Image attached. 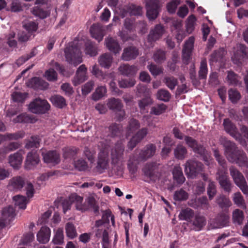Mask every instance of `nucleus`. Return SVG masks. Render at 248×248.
<instances>
[{
  "label": "nucleus",
  "instance_id": "62",
  "mask_svg": "<svg viewBox=\"0 0 248 248\" xmlns=\"http://www.w3.org/2000/svg\"><path fill=\"white\" fill-rule=\"evenodd\" d=\"M87 76L84 73L78 74L76 73L75 76L72 79V83L74 86H77L83 83L87 80Z\"/></svg>",
  "mask_w": 248,
  "mask_h": 248
},
{
  "label": "nucleus",
  "instance_id": "13",
  "mask_svg": "<svg viewBox=\"0 0 248 248\" xmlns=\"http://www.w3.org/2000/svg\"><path fill=\"white\" fill-rule=\"evenodd\" d=\"M148 129L142 128L139 130L136 134L132 136L127 143V147L130 150H132L137 144L140 143L147 135Z\"/></svg>",
  "mask_w": 248,
  "mask_h": 248
},
{
  "label": "nucleus",
  "instance_id": "15",
  "mask_svg": "<svg viewBox=\"0 0 248 248\" xmlns=\"http://www.w3.org/2000/svg\"><path fill=\"white\" fill-rule=\"evenodd\" d=\"M40 162L38 154L36 151L29 152L26 156L25 168L27 170H31L36 166Z\"/></svg>",
  "mask_w": 248,
  "mask_h": 248
},
{
  "label": "nucleus",
  "instance_id": "16",
  "mask_svg": "<svg viewBox=\"0 0 248 248\" xmlns=\"http://www.w3.org/2000/svg\"><path fill=\"white\" fill-rule=\"evenodd\" d=\"M194 43V37L190 36L185 43L182 50V58L185 63H187L191 58Z\"/></svg>",
  "mask_w": 248,
  "mask_h": 248
},
{
  "label": "nucleus",
  "instance_id": "54",
  "mask_svg": "<svg viewBox=\"0 0 248 248\" xmlns=\"http://www.w3.org/2000/svg\"><path fill=\"white\" fill-rule=\"evenodd\" d=\"M216 202L221 208L228 207L231 205V202L230 200L223 195L217 197Z\"/></svg>",
  "mask_w": 248,
  "mask_h": 248
},
{
  "label": "nucleus",
  "instance_id": "39",
  "mask_svg": "<svg viewBox=\"0 0 248 248\" xmlns=\"http://www.w3.org/2000/svg\"><path fill=\"white\" fill-rule=\"evenodd\" d=\"M124 10L130 16H140L142 15V7L133 4H130L124 7Z\"/></svg>",
  "mask_w": 248,
  "mask_h": 248
},
{
  "label": "nucleus",
  "instance_id": "25",
  "mask_svg": "<svg viewBox=\"0 0 248 248\" xmlns=\"http://www.w3.org/2000/svg\"><path fill=\"white\" fill-rule=\"evenodd\" d=\"M156 152V146L153 144H149L146 146L145 149L140 153V157L143 160L152 157Z\"/></svg>",
  "mask_w": 248,
  "mask_h": 248
},
{
  "label": "nucleus",
  "instance_id": "46",
  "mask_svg": "<svg viewBox=\"0 0 248 248\" xmlns=\"http://www.w3.org/2000/svg\"><path fill=\"white\" fill-rule=\"evenodd\" d=\"M15 202V205L18 206L19 208L25 209L28 203L26 197L19 195L14 196L13 198Z\"/></svg>",
  "mask_w": 248,
  "mask_h": 248
},
{
  "label": "nucleus",
  "instance_id": "50",
  "mask_svg": "<svg viewBox=\"0 0 248 248\" xmlns=\"http://www.w3.org/2000/svg\"><path fill=\"white\" fill-rule=\"evenodd\" d=\"M227 80L230 85H237L239 84L240 78L239 76L232 71H227Z\"/></svg>",
  "mask_w": 248,
  "mask_h": 248
},
{
  "label": "nucleus",
  "instance_id": "18",
  "mask_svg": "<svg viewBox=\"0 0 248 248\" xmlns=\"http://www.w3.org/2000/svg\"><path fill=\"white\" fill-rule=\"evenodd\" d=\"M139 55V49L136 46H130L124 49L121 59L124 61H129L135 59Z\"/></svg>",
  "mask_w": 248,
  "mask_h": 248
},
{
  "label": "nucleus",
  "instance_id": "51",
  "mask_svg": "<svg viewBox=\"0 0 248 248\" xmlns=\"http://www.w3.org/2000/svg\"><path fill=\"white\" fill-rule=\"evenodd\" d=\"M194 216L193 211L188 208L182 210L179 215V218L182 220L189 221Z\"/></svg>",
  "mask_w": 248,
  "mask_h": 248
},
{
  "label": "nucleus",
  "instance_id": "45",
  "mask_svg": "<svg viewBox=\"0 0 248 248\" xmlns=\"http://www.w3.org/2000/svg\"><path fill=\"white\" fill-rule=\"evenodd\" d=\"M187 153L186 148L181 144L177 145L174 150V155L178 159H184L186 157Z\"/></svg>",
  "mask_w": 248,
  "mask_h": 248
},
{
  "label": "nucleus",
  "instance_id": "9",
  "mask_svg": "<svg viewBox=\"0 0 248 248\" xmlns=\"http://www.w3.org/2000/svg\"><path fill=\"white\" fill-rule=\"evenodd\" d=\"M160 164L152 162L146 164L144 168L145 176L149 179V182H155L158 179L160 174Z\"/></svg>",
  "mask_w": 248,
  "mask_h": 248
},
{
  "label": "nucleus",
  "instance_id": "27",
  "mask_svg": "<svg viewBox=\"0 0 248 248\" xmlns=\"http://www.w3.org/2000/svg\"><path fill=\"white\" fill-rule=\"evenodd\" d=\"M105 44L107 48L110 51L116 54L119 53L121 48L116 40L111 37L105 39Z\"/></svg>",
  "mask_w": 248,
  "mask_h": 248
},
{
  "label": "nucleus",
  "instance_id": "34",
  "mask_svg": "<svg viewBox=\"0 0 248 248\" xmlns=\"http://www.w3.org/2000/svg\"><path fill=\"white\" fill-rule=\"evenodd\" d=\"M70 200L73 202V203H75L76 208L78 210H80L82 212L85 211L87 208L82 204L83 198L78 196L75 193L72 194L70 196Z\"/></svg>",
  "mask_w": 248,
  "mask_h": 248
},
{
  "label": "nucleus",
  "instance_id": "61",
  "mask_svg": "<svg viewBox=\"0 0 248 248\" xmlns=\"http://www.w3.org/2000/svg\"><path fill=\"white\" fill-rule=\"evenodd\" d=\"M25 136V132L22 131H19L13 133L5 134L6 140H17L22 139Z\"/></svg>",
  "mask_w": 248,
  "mask_h": 248
},
{
  "label": "nucleus",
  "instance_id": "5",
  "mask_svg": "<svg viewBox=\"0 0 248 248\" xmlns=\"http://www.w3.org/2000/svg\"><path fill=\"white\" fill-rule=\"evenodd\" d=\"M215 176L216 180L218 182L220 188L226 193H231L233 185L228 175V171L224 170H217Z\"/></svg>",
  "mask_w": 248,
  "mask_h": 248
},
{
  "label": "nucleus",
  "instance_id": "60",
  "mask_svg": "<svg viewBox=\"0 0 248 248\" xmlns=\"http://www.w3.org/2000/svg\"><path fill=\"white\" fill-rule=\"evenodd\" d=\"M208 70L206 60H202L201 62L200 70L198 72L199 78L203 79L206 78Z\"/></svg>",
  "mask_w": 248,
  "mask_h": 248
},
{
  "label": "nucleus",
  "instance_id": "42",
  "mask_svg": "<svg viewBox=\"0 0 248 248\" xmlns=\"http://www.w3.org/2000/svg\"><path fill=\"white\" fill-rule=\"evenodd\" d=\"M35 121L33 117L26 113L21 114L13 119V122L15 123H33Z\"/></svg>",
  "mask_w": 248,
  "mask_h": 248
},
{
  "label": "nucleus",
  "instance_id": "40",
  "mask_svg": "<svg viewBox=\"0 0 248 248\" xmlns=\"http://www.w3.org/2000/svg\"><path fill=\"white\" fill-rule=\"evenodd\" d=\"M32 14L36 16L41 19H44L49 16L50 12L49 10H45L40 6H36L31 10Z\"/></svg>",
  "mask_w": 248,
  "mask_h": 248
},
{
  "label": "nucleus",
  "instance_id": "8",
  "mask_svg": "<svg viewBox=\"0 0 248 248\" xmlns=\"http://www.w3.org/2000/svg\"><path fill=\"white\" fill-rule=\"evenodd\" d=\"M185 172L187 177L195 178L202 171L203 164L198 161L189 159L186 161L185 165Z\"/></svg>",
  "mask_w": 248,
  "mask_h": 248
},
{
  "label": "nucleus",
  "instance_id": "14",
  "mask_svg": "<svg viewBox=\"0 0 248 248\" xmlns=\"http://www.w3.org/2000/svg\"><path fill=\"white\" fill-rule=\"evenodd\" d=\"M165 29L161 24L156 25L151 29L147 37L148 42L153 43L159 40L164 33Z\"/></svg>",
  "mask_w": 248,
  "mask_h": 248
},
{
  "label": "nucleus",
  "instance_id": "44",
  "mask_svg": "<svg viewBox=\"0 0 248 248\" xmlns=\"http://www.w3.org/2000/svg\"><path fill=\"white\" fill-rule=\"evenodd\" d=\"M50 101L55 106L62 108L66 106L65 99L60 95H55L51 96Z\"/></svg>",
  "mask_w": 248,
  "mask_h": 248
},
{
  "label": "nucleus",
  "instance_id": "7",
  "mask_svg": "<svg viewBox=\"0 0 248 248\" xmlns=\"http://www.w3.org/2000/svg\"><path fill=\"white\" fill-rule=\"evenodd\" d=\"M50 106L47 101L40 98H36L29 105V110L34 114H45L49 110Z\"/></svg>",
  "mask_w": 248,
  "mask_h": 248
},
{
  "label": "nucleus",
  "instance_id": "23",
  "mask_svg": "<svg viewBox=\"0 0 248 248\" xmlns=\"http://www.w3.org/2000/svg\"><path fill=\"white\" fill-rule=\"evenodd\" d=\"M28 86L34 89L46 90L48 88L49 84L39 78L34 77L29 81Z\"/></svg>",
  "mask_w": 248,
  "mask_h": 248
},
{
  "label": "nucleus",
  "instance_id": "36",
  "mask_svg": "<svg viewBox=\"0 0 248 248\" xmlns=\"http://www.w3.org/2000/svg\"><path fill=\"white\" fill-rule=\"evenodd\" d=\"M213 155L218 164L221 167V168H217V170H224L227 171V162L224 157L220 154L219 151L217 149L214 150Z\"/></svg>",
  "mask_w": 248,
  "mask_h": 248
},
{
  "label": "nucleus",
  "instance_id": "4",
  "mask_svg": "<svg viewBox=\"0 0 248 248\" xmlns=\"http://www.w3.org/2000/svg\"><path fill=\"white\" fill-rule=\"evenodd\" d=\"M229 170L235 184L244 194L248 195V186L242 173L233 166L230 167Z\"/></svg>",
  "mask_w": 248,
  "mask_h": 248
},
{
  "label": "nucleus",
  "instance_id": "31",
  "mask_svg": "<svg viewBox=\"0 0 248 248\" xmlns=\"http://www.w3.org/2000/svg\"><path fill=\"white\" fill-rule=\"evenodd\" d=\"M172 173L174 180L179 185L183 184L186 178L183 174L182 169L179 165H176L174 167Z\"/></svg>",
  "mask_w": 248,
  "mask_h": 248
},
{
  "label": "nucleus",
  "instance_id": "58",
  "mask_svg": "<svg viewBox=\"0 0 248 248\" xmlns=\"http://www.w3.org/2000/svg\"><path fill=\"white\" fill-rule=\"evenodd\" d=\"M107 89L105 86L97 87L92 95L93 99L95 101L98 100L106 93Z\"/></svg>",
  "mask_w": 248,
  "mask_h": 248
},
{
  "label": "nucleus",
  "instance_id": "22",
  "mask_svg": "<svg viewBox=\"0 0 248 248\" xmlns=\"http://www.w3.org/2000/svg\"><path fill=\"white\" fill-rule=\"evenodd\" d=\"M90 31L92 37L97 40L99 42L101 41L104 36V29L99 24H94L90 29Z\"/></svg>",
  "mask_w": 248,
  "mask_h": 248
},
{
  "label": "nucleus",
  "instance_id": "10",
  "mask_svg": "<svg viewBox=\"0 0 248 248\" xmlns=\"http://www.w3.org/2000/svg\"><path fill=\"white\" fill-rule=\"evenodd\" d=\"M146 16L150 20H155L159 14V5L156 0H146Z\"/></svg>",
  "mask_w": 248,
  "mask_h": 248
},
{
  "label": "nucleus",
  "instance_id": "28",
  "mask_svg": "<svg viewBox=\"0 0 248 248\" xmlns=\"http://www.w3.org/2000/svg\"><path fill=\"white\" fill-rule=\"evenodd\" d=\"M98 62L102 67L108 69L112 63L113 57L110 54L106 53L98 57Z\"/></svg>",
  "mask_w": 248,
  "mask_h": 248
},
{
  "label": "nucleus",
  "instance_id": "29",
  "mask_svg": "<svg viewBox=\"0 0 248 248\" xmlns=\"http://www.w3.org/2000/svg\"><path fill=\"white\" fill-rule=\"evenodd\" d=\"M205 217L200 214H197L192 221L193 229L195 231H199L206 225Z\"/></svg>",
  "mask_w": 248,
  "mask_h": 248
},
{
  "label": "nucleus",
  "instance_id": "20",
  "mask_svg": "<svg viewBox=\"0 0 248 248\" xmlns=\"http://www.w3.org/2000/svg\"><path fill=\"white\" fill-rule=\"evenodd\" d=\"M229 219V216L227 214L221 213L217 216L211 224L213 228H221L228 225Z\"/></svg>",
  "mask_w": 248,
  "mask_h": 248
},
{
  "label": "nucleus",
  "instance_id": "52",
  "mask_svg": "<svg viewBox=\"0 0 248 248\" xmlns=\"http://www.w3.org/2000/svg\"><path fill=\"white\" fill-rule=\"evenodd\" d=\"M163 82L171 90H174L178 83L177 79L172 76L165 77Z\"/></svg>",
  "mask_w": 248,
  "mask_h": 248
},
{
  "label": "nucleus",
  "instance_id": "26",
  "mask_svg": "<svg viewBox=\"0 0 248 248\" xmlns=\"http://www.w3.org/2000/svg\"><path fill=\"white\" fill-rule=\"evenodd\" d=\"M118 70L121 75L128 77L135 75L137 72V68L135 66L128 64L121 65Z\"/></svg>",
  "mask_w": 248,
  "mask_h": 248
},
{
  "label": "nucleus",
  "instance_id": "30",
  "mask_svg": "<svg viewBox=\"0 0 248 248\" xmlns=\"http://www.w3.org/2000/svg\"><path fill=\"white\" fill-rule=\"evenodd\" d=\"M50 235V229L47 227H42L37 234V239L40 243L45 244L49 241Z\"/></svg>",
  "mask_w": 248,
  "mask_h": 248
},
{
  "label": "nucleus",
  "instance_id": "33",
  "mask_svg": "<svg viewBox=\"0 0 248 248\" xmlns=\"http://www.w3.org/2000/svg\"><path fill=\"white\" fill-rule=\"evenodd\" d=\"M107 105L108 108L114 112L120 110L123 107V105L120 99L115 98L108 99Z\"/></svg>",
  "mask_w": 248,
  "mask_h": 248
},
{
  "label": "nucleus",
  "instance_id": "47",
  "mask_svg": "<svg viewBox=\"0 0 248 248\" xmlns=\"http://www.w3.org/2000/svg\"><path fill=\"white\" fill-rule=\"evenodd\" d=\"M119 87L120 88H130L135 86L136 81L134 78H122L118 82Z\"/></svg>",
  "mask_w": 248,
  "mask_h": 248
},
{
  "label": "nucleus",
  "instance_id": "17",
  "mask_svg": "<svg viewBox=\"0 0 248 248\" xmlns=\"http://www.w3.org/2000/svg\"><path fill=\"white\" fill-rule=\"evenodd\" d=\"M42 155L46 163L54 166L60 162V155L56 151H49L46 153L42 152Z\"/></svg>",
  "mask_w": 248,
  "mask_h": 248
},
{
  "label": "nucleus",
  "instance_id": "35",
  "mask_svg": "<svg viewBox=\"0 0 248 248\" xmlns=\"http://www.w3.org/2000/svg\"><path fill=\"white\" fill-rule=\"evenodd\" d=\"M41 141V140L39 136H32L30 139L25 140V147L28 149L39 148Z\"/></svg>",
  "mask_w": 248,
  "mask_h": 248
},
{
  "label": "nucleus",
  "instance_id": "53",
  "mask_svg": "<svg viewBox=\"0 0 248 248\" xmlns=\"http://www.w3.org/2000/svg\"><path fill=\"white\" fill-rule=\"evenodd\" d=\"M65 231L67 236L71 239H73L78 235L76 228L72 223L68 222L66 224Z\"/></svg>",
  "mask_w": 248,
  "mask_h": 248
},
{
  "label": "nucleus",
  "instance_id": "59",
  "mask_svg": "<svg viewBox=\"0 0 248 248\" xmlns=\"http://www.w3.org/2000/svg\"><path fill=\"white\" fill-rule=\"evenodd\" d=\"M188 197V193L183 189H180L175 192L173 199L177 201H183L187 200Z\"/></svg>",
  "mask_w": 248,
  "mask_h": 248
},
{
  "label": "nucleus",
  "instance_id": "11",
  "mask_svg": "<svg viewBox=\"0 0 248 248\" xmlns=\"http://www.w3.org/2000/svg\"><path fill=\"white\" fill-rule=\"evenodd\" d=\"M109 168V158L107 153L101 152L96 160V166L94 168L95 171L101 174Z\"/></svg>",
  "mask_w": 248,
  "mask_h": 248
},
{
  "label": "nucleus",
  "instance_id": "21",
  "mask_svg": "<svg viewBox=\"0 0 248 248\" xmlns=\"http://www.w3.org/2000/svg\"><path fill=\"white\" fill-rule=\"evenodd\" d=\"M189 204L195 209H208L210 207L207 198L206 196H202L194 200H191L189 201Z\"/></svg>",
  "mask_w": 248,
  "mask_h": 248
},
{
  "label": "nucleus",
  "instance_id": "64",
  "mask_svg": "<svg viewBox=\"0 0 248 248\" xmlns=\"http://www.w3.org/2000/svg\"><path fill=\"white\" fill-rule=\"evenodd\" d=\"M45 76L49 81H55L58 79L57 72L53 68H49L45 73Z\"/></svg>",
  "mask_w": 248,
  "mask_h": 248
},
{
  "label": "nucleus",
  "instance_id": "19",
  "mask_svg": "<svg viewBox=\"0 0 248 248\" xmlns=\"http://www.w3.org/2000/svg\"><path fill=\"white\" fill-rule=\"evenodd\" d=\"M223 125L225 131L236 140H242V137L240 134L237 131L235 125L232 123L229 119H224Z\"/></svg>",
  "mask_w": 248,
  "mask_h": 248
},
{
  "label": "nucleus",
  "instance_id": "41",
  "mask_svg": "<svg viewBox=\"0 0 248 248\" xmlns=\"http://www.w3.org/2000/svg\"><path fill=\"white\" fill-rule=\"evenodd\" d=\"M140 126V122L135 119H131L128 123L126 127V136H129Z\"/></svg>",
  "mask_w": 248,
  "mask_h": 248
},
{
  "label": "nucleus",
  "instance_id": "56",
  "mask_svg": "<svg viewBox=\"0 0 248 248\" xmlns=\"http://www.w3.org/2000/svg\"><path fill=\"white\" fill-rule=\"evenodd\" d=\"M229 99L233 104L237 103L241 98L240 93L236 89H231L228 91Z\"/></svg>",
  "mask_w": 248,
  "mask_h": 248
},
{
  "label": "nucleus",
  "instance_id": "6",
  "mask_svg": "<svg viewBox=\"0 0 248 248\" xmlns=\"http://www.w3.org/2000/svg\"><path fill=\"white\" fill-rule=\"evenodd\" d=\"M185 140L192 151L198 155L197 156L202 157L205 162L207 161L208 152L202 145L198 144L195 140L188 136H185Z\"/></svg>",
  "mask_w": 248,
  "mask_h": 248
},
{
  "label": "nucleus",
  "instance_id": "38",
  "mask_svg": "<svg viewBox=\"0 0 248 248\" xmlns=\"http://www.w3.org/2000/svg\"><path fill=\"white\" fill-rule=\"evenodd\" d=\"M15 216V211L12 206L9 205L4 207L2 211V218H3L5 221H11Z\"/></svg>",
  "mask_w": 248,
  "mask_h": 248
},
{
  "label": "nucleus",
  "instance_id": "55",
  "mask_svg": "<svg viewBox=\"0 0 248 248\" xmlns=\"http://www.w3.org/2000/svg\"><path fill=\"white\" fill-rule=\"evenodd\" d=\"M226 53V52L223 48H220L218 50H215L210 56V61L212 62L220 61L223 59Z\"/></svg>",
  "mask_w": 248,
  "mask_h": 248
},
{
  "label": "nucleus",
  "instance_id": "37",
  "mask_svg": "<svg viewBox=\"0 0 248 248\" xmlns=\"http://www.w3.org/2000/svg\"><path fill=\"white\" fill-rule=\"evenodd\" d=\"M109 134L110 137L114 138L121 136L122 133V126L117 123H112L108 126Z\"/></svg>",
  "mask_w": 248,
  "mask_h": 248
},
{
  "label": "nucleus",
  "instance_id": "48",
  "mask_svg": "<svg viewBox=\"0 0 248 248\" xmlns=\"http://www.w3.org/2000/svg\"><path fill=\"white\" fill-rule=\"evenodd\" d=\"M232 200L234 204H235L237 206L241 207L244 209L247 208L245 200L240 192L234 193Z\"/></svg>",
  "mask_w": 248,
  "mask_h": 248
},
{
  "label": "nucleus",
  "instance_id": "12",
  "mask_svg": "<svg viewBox=\"0 0 248 248\" xmlns=\"http://www.w3.org/2000/svg\"><path fill=\"white\" fill-rule=\"evenodd\" d=\"M237 48L232 59L234 64L240 65L248 59V48L243 44H239Z\"/></svg>",
  "mask_w": 248,
  "mask_h": 248
},
{
  "label": "nucleus",
  "instance_id": "57",
  "mask_svg": "<svg viewBox=\"0 0 248 248\" xmlns=\"http://www.w3.org/2000/svg\"><path fill=\"white\" fill-rule=\"evenodd\" d=\"M156 97L160 100L168 102L170 98L171 94L168 91L165 89H160L158 91Z\"/></svg>",
  "mask_w": 248,
  "mask_h": 248
},
{
  "label": "nucleus",
  "instance_id": "2",
  "mask_svg": "<svg viewBox=\"0 0 248 248\" xmlns=\"http://www.w3.org/2000/svg\"><path fill=\"white\" fill-rule=\"evenodd\" d=\"M112 170L117 175H120L125 162L124 145L121 141L117 142L110 150Z\"/></svg>",
  "mask_w": 248,
  "mask_h": 248
},
{
  "label": "nucleus",
  "instance_id": "1",
  "mask_svg": "<svg viewBox=\"0 0 248 248\" xmlns=\"http://www.w3.org/2000/svg\"><path fill=\"white\" fill-rule=\"evenodd\" d=\"M224 147V154L229 162L236 163L241 167H248V159L243 151L238 148L236 144L225 137L220 139Z\"/></svg>",
  "mask_w": 248,
  "mask_h": 248
},
{
  "label": "nucleus",
  "instance_id": "32",
  "mask_svg": "<svg viewBox=\"0 0 248 248\" xmlns=\"http://www.w3.org/2000/svg\"><path fill=\"white\" fill-rule=\"evenodd\" d=\"M23 157L20 152H17L9 156V162L14 168L18 169L21 165Z\"/></svg>",
  "mask_w": 248,
  "mask_h": 248
},
{
  "label": "nucleus",
  "instance_id": "49",
  "mask_svg": "<svg viewBox=\"0 0 248 248\" xmlns=\"http://www.w3.org/2000/svg\"><path fill=\"white\" fill-rule=\"evenodd\" d=\"M153 59L157 63H163L166 59V52L160 49L155 50L153 54Z\"/></svg>",
  "mask_w": 248,
  "mask_h": 248
},
{
  "label": "nucleus",
  "instance_id": "43",
  "mask_svg": "<svg viewBox=\"0 0 248 248\" xmlns=\"http://www.w3.org/2000/svg\"><path fill=\"white\" fill-rule=\"evenodd\" d=\"M86 54L89 55L91 57L96 56L97 52V47L95 44L92 41H88L85 43Z\"/></svg>",
  "mask_w": 248,
  "mask_h": 248
},
{
  "label": "nucleus",
  "instance_id": "24",
  "mask_svg": "<svg viewBox=\"0 0 248 248\" xmlns=\"http://www.w3.org/2000/svg\"><path fill=\"white\" fill-rule=\"evenodd\" d=\"M25 184L26 182L23 178L21 176H16L10 180L8 187L11 190H18L22 188Z\"/></svg>",
  "mask_w": 248,
  "mask_h": 248
},
{
  "label": "nucleus",
  "instance_id": "63",
  "mask_svg": "<svg viewBox=\"0 0 248 248\" xmlns=\"http://www.w3.org/2000/svg\"><path fill=\"white\" fill-rule=\"evenodd\" d=\"M232 219L235 223L241 224L244 219L243 212L239 209L235 210L232 213Z\"/></svg>",
  "mask_w": 248,
  "mask_h": 248
},
{
  "label": "nucleus",
  "instance_id": "3",
  "mask_svg": "<svg viewBox=\"0 0 248 248\" xmlns=\"http://www.w3.org/2000/svg\"><path fill=\"white\" fill-rule=\"evenodd\" d=\"M82 46V42L77 38L69 44L68 46L64 49L65 57L68 63L77 66L82 62L80 51Z\"/></svg>",
  "mask_w": 248,
  "mask_h": 248
}]
</instances>
